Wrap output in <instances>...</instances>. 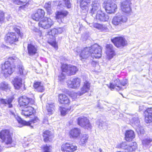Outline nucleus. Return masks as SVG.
I'll use <instances>...</instances> for the list:
<instances>
[{
    "label": "nucleus",
    "mask_w": 152,
    "mask_h": 152,
    "mask_svg": "<svg viewBox=\"0 0 152 152\" xmlns=\"http://www.w3.org/2000/svg\"><path fill=\"white\" fill-rule=\"evenodd\" d=\"M131 0H125L121 3V9L124 14L116 16L113 17L112 23L114 25H121L127 22V16L130 15L132 12L131 7Z\"/></svg>",
    "instance_id": "f257e3e1"
},
{
    "label": "nucleus",
    "mask_w": 152,
    "mask_h": 152,
    "mask_svg": "<svg viewBox=\"0 0 152 152\" xmlns=\"http://www.w3.org/2000/svg\"><path fill=\"white\" fill-rule=\"evenodd\" d=\"M102 48L97 44H94L90 47L84 48L80 53L81 60H84L91 56L93 58H99L102 56Z\"/></svg>",
    "instance_id": "f03ea898"
},
{
    "label": "nucleus",
    "mask_w": 152,
    "mask_h": 152,
    "mask_svg": "<svg viewBox=\"0 0 152 152\" xmlns=\"http://www.w3.org/2000/svg\"><path fill=\"white\" fill-rule=\"evenodd\" d=\"M20 27L17 26H14L13 30L15 32H8L5 35L4 38V42L7 43L12 45L19 41V37L15 33L21 37L23 36V34L20 31Z\"/></svg>",
    "instance_id": "7ed1b4c3"
},
{
    "label": "nucleus",
    "mask_w": 152,
    "mask_h": 152,
    "mask_svg": "<svg viewBox=\"0 0 152 152\" xmlns=\"http://www.w3.org/2000/svg\"><path fill=\"white\" fill-rule=\"evenodd\" d=\"M15 58L12 57L8 58L7 60L1 64V68L4 76L7 77L14 72L16 65L14 64Z\"/></svg>",
    "instance_id": "20e7f679"
},
{
    "label": "nucleus",
    "mask_w": 152,
    "mask_h": 152,
    "mask_svg": "<svg viewBox=\"0 0 152 152\" xmlns=\"http://www.w3.org/2000/svg\"><path fill=\"white\" fill-rule=\"evenodd\" d=\"M64 31L63 27L53 28L48 32V35L49 37L48 38L47 42L56 50L58 49V45L55 37L58 34L63 32Z\"/></svg>",
    "instance_id": "39448f33"
},
{
    "label": "nucleus",
    "mask_w": 152,
    "mask_h": 152,
    "mask_svg": "<svg viewBox=\"0 0 152 152\" xmlns=\"http://www.w3.org/2000/svg\"><path fill=\"white\" fill-rule=\"evenodd\" d=\"M13 135V132L10 129H3L0 131V139L2 142H5V145H11L14 142L12 138Z\"/></svg>",
    "instance_id": "423d86ee"
},
{
    "label": "nucleus",
    "mask_w": 152,
    "mask_h": 152,
    "mask_svg": "<svg viewBox=\"0 0 152 152\" xmlns=\"http://www.w3.org/2000/svg\"><path fill=\"white\" fill-rule=\"evenodd\" d=\"M113 81L114 83L110 82L107 86L111 90L115 89L118 91L122 90V86H125L128 83L127 80L126 79H123L121 81L119 79L117 78L113 80Z\"/></svg>",
    "instance_id": "0eeeda50"
},
{
    "label": "nucleus",
    "mask_w": 152,
    "mask_h": 152,
    "mask_svg": "<svg viewBox=\"0 0 152 152\" xmlns=\"http://www.w3.org/2000/svg\"><path fill=\"white\" fill-rule=\"evenodd\" d=\"M35 99L34 95L32 97L25 95H22L18 98V105L20 107H22L29 105H34L35 103Z\"/></svg>",
    "instance_id": "6e6552de"
},
{
    "label": "nucleus",
    "mask_w": 152,
    "mask_h": 152,
    "mask_svg": "<svg viewBox=\"0 0 152 152\" xmlns=\"http://www.w3.org/2000/svg\"><path fill=\"white\" fill-rule=\"evenodd\" d=\"M111 41L117 48L126 47L128 44L127 40L124 36L115 37L111 39Z\"/></svg>",
    "instance_id": "1a4fd4ad"
},
{
    "label": "nucleus",
    "mask_w": 152,
    "mask_h": 152,
    "mask_svg": "<svg viewBox=\"0 0 152 152\" xmlns=\"http://www.w3.org/2000/svg\"><path fill=\"white\" fill-rule=\"evenodd\" d=\"M54 23L53 20L50 18L45 17L39 21L38 26L39 28L48 29L50 28Z\"/></svg>",
    "instance_id": "9d476101"
},
{
    "label": "nucleus",
    "mask_w": 152,
    "mask_h": 152,
    "mask_svg": "<svg viewBox=\"0 0 152 152\" xmlns=\"http://www.w3.org/2000/svg\"><path fill=\"white\" fill-rule=\"evenodd\" d=\"M77 147L74 143L66 142L62 144L61 150L62 152H74L77 150Z\"/></svg>",
    "instance_id": "9b49d317"
},
{
    "label": "nucleus",
    "mask_w": 152,
    "mask_h": 152,
    "mask_svg": "<svg viewBox=\"0 0 152 152\" xmlns=\"http://www.w3.org/2000/svg\"><path fill=\"white\" fill-rule=\"evenodd\" d=\"M103 7L108 14L114 13L117 9V5L112 2L105 1L103 4Z\"/></svg>",
    "instance_id": "f8f14e48"
},
{
    "label": "nucleus",
    "mask_w": 152,
    "mask_h": 152,
    "mask_svg": "<svg viewBox=\"0 0 152 152\" xmlns=\"http://www.w3.org/2000/svg\"><path fill=\"white\" fill-rule=\"evenodd\" d=\"M118 146L119 148H123L125 150L126 152L134 151L137 148V144L135 142H132L129 145L126 144L125 142H122L119 144Z\"/></svg>",
    "instance_id": "ddd939ff"
},
{
    "label": "nucleus",
    "mask_w": 152,
    "mask_h": 152,
    "mask_svg": "<svg viewBox=\"0 0 152 152\" xmlns=\"http://www.w3.org/2000/svg\"><path fill=\"white\" fill-rule=\"evenodd\" d=\"M58 103L64 106L69 105L71 103V100L67 94L61 93L58 94L57 98Z\"/></svg>",
    "instance_id": "4468645a"
},
{
    "label": "nucleus",
    "mask_w": 152,
    "mask_h": 152,
    "mask_svg": "<svg viewBox=\"0 0 152 152\" xmlns=\"http://www.w3.org/2000/svg\"><path fill=\"white\" fill-rule=\"evenodd\" d=\"M77 124L85 129H89L92 128V126L89 120L86 117H79L77 120Z\"/></svg>",
    "instance_id": "2eb2a0df"
},
{
    "label": "nucleus",
    "mask_w": 152,
    "mask_h": 152,
    "mask_svg": "<svg viewBox=\"0 0 152 152\" xmlns=\"http://www.w3.org/2000/svg\"><path fill=\"white\" fill-rule=\"evenodd\" d=\"M32 105H28L23 107H21V114L26 118L29 117L32 115H34L36 111L35 109L32 106Z\"/></svg>",
    "instance_id": "dca6fc26"
},
{
    "label": "nucleus",
    "mask_w": 152,
    "mask_h": 152,
    "mask_svg": "<svg viewBox=\"0 0 152 152\" xmlns=\"http://www.w3.org/2000/svg\"><path fill=\"white\" fill-rule=\"evenodd\" d=\"M105 53L107 58L110 60L116 55L113 45L111 44H107L105 46Z\"/></svg>",
    "instance_id": "f3484780"
},
{
    "label": "nucleus",
    "mask_w": 152,
    "mask_h": 152,
    "mask_svg": "<svg viewBox=\"0 0 152 152\" xmlns=\"http://www.w3.org/2000/svg\"><path fill=\"white\" fill-rule=\"evenodd\" d=\"M42 136L43 141L45 143H48L52 141L54 136L52 131L48 130H44L43 131Z\"/></svg>",
    "instance_id": "a211bd4d"
},
{
    "label": "nucleus",
    "mask_w": 152,
    "mask_h": 152,
    "mask_svg": "<svg viewBox=\"0 0 152 152\" xmlns=\"http://www.w3.org/2000/svg\"><path fill=\"white\" fill-rule=\"evenodd\" d=\"M69 14V12L65 10L57 11L55 13V17L58 22L60 23H63L64 18L66 17Z\"/></svg>",
    "instance_id": "6ab92c4d"
},
{
    "label": "nucleus",
    "mask_w": 152,
    "mask_h": 152,
    "mask_svg": "<svg viewBox=\"0 0 152 152\" xmlns=\"http://www.w3.org/2000/svg\"><path fill=\"white\" fill-rule=\"evenodd\" d=\"M15 101V97L12 96L7 99L2 98L0 99V105H2L4 106H8V108H12L13 107L12 103Z\"/></svg>",
    "instance_id": "aec40b11"
},
{
    "label": "nucleus",
    "mask_w": 152,
    "mask_h": 152,
    "mask_svg": "<svg viewBox=\"0 0 152 152\" xmlns=\"http://www.w3.org/2000/svg\"><path fill=\"white\" fill-rule=\"evenodd\" d=\"M45 14V12L43 10L39 9L36 12L32 14L31 18L34 20L39 21L40 19L44 17Z\"/></svg>",
    "instance_id": "412c9836"
},
{
    "label": "nucleus",
    "mask_w": 152,
    "mask_h": 152,
    "mask_svg": "<svg viewBox=\"0 0 152 152\" xmlns=\"http://www.w3.org/2000/svg\"><path fill=\"white\" fill-rule=\"evenodd\" d=\"M144 121L146 124L152 122V108L148 107L144 112Z\"/></svg>",
    "instance_id": "4be33fe9"
},
{
    "label": "nucleus",
    "mask_w": 152,
    "mask_h": 152,
    "mask_svg": "<svg viewBox=\"0 0 152 152\" xmlns=\"http://www.w3.org/2000/svg\"><path fill=\"white\" fill-rule=\"evenodd\" d=\"M96 19L100 22H106L108 20L109 17L105 12L101 11H98L95 17Z\"/></svg>",
    "instance_id": "5701e85b"
},
{
    "label": "nucleus",
    "mask_w": 152,
    "mask_h": 152,
    "mask_svg": "<svg viewBox=\"0 0 152 152\" xmlns=\"http://www.w3.org/2000/svg\"><path fill=\"white\" fill-rule=\"evenodd\" d=\"M40 120L39 118L37 116H34V118L28 121H26L23 120L21 118L18 120L19 123L21 124L24 126H31L32 124H38Z\"/></svg>",
    "instance_id": "b1692460"
},
{
    "label": "nucleus",
    "mask_w": 152,
    "mask_h": 152,
    "mask_svg": "<svg viewBox=\"0 0 152 152\" xmlns=\"http://www.w3.org/2000/svg\"><path fill=\"white\" fill-rule=\"evenodd\" d=\"M27 49L28 53L30 56H32L38 53V49L37 47L32 43L28 44Z\"/></svg>",
    "instance_id": "393cba45"
},
{
    "label": "nucleus",
    "mask_w": 152,
    "mask_h": 152,
    "mask_svg": "<svg viewBox=\"0 0 152 152\" xmlns=\"http://www.w3.org/2000/svg\"><path fill=\"white\" fill-rule=\"evenodd\" d=\"M12 83L15 89L17 90L20 89L23 85L22 79L18 77L13 79Z\"/></svg>",
    "instance_id": "a878e982"
},
{
    "label": "nucleus",
    "mask_w": 152,
    "mask_h": 152,
    "mask_svg": "<svg viewBox=\"0 0 152 152\" xmlns=\"http://www.w3.org/2000/svg\"><path fill=\"white\" fill-rule=\"evenodd\" d=\"M34 90L38 92H43L45 90L44 87L41 81H35L33 84Z\"/></svg>",
    "instance_id": "bb28decb"
},
{
    "label": "nucleus",
    "mask_w": 152,
    "mask_h": 152,
    "mask_svg": "<svg viewBox=\"0 0 152 152\" xmlns=\"http://www.w3.org/2000/svg\"><path fill=\"white\" fill-rule=\"evenodd\" d=\"M81 134L80 129L78 128H74L71 129L69 132V135L70 138H77Z\"/></svg>",
    "instance_id": "cd10ccee"
},
{
    "label": "nucleus",
    "mask_w": 152,
    "mask_h": 152,
    "mask_svg": "<svg viewBox=\"0 0 152 152\" xmlns=\"http://www.w3.org/2000/svg\"><path fill=\"white\" fill-rule=\"evenodd\" d=\"M71 82L69 81L68 82L67 85L69 88H75L79 87L81 83V80L78 78H75L73 79Z\"/></svg>",
    "instance_id": "c85d7f7f"
},
{
    "label": "nucleus",
    "mask_w": 152,
    "mask_h": 152,
    "mask_svg": "<svg viewBox=\"0 0 152 152\" xmlns=\"http://www.w3.org/2000/svg\"><path fill=\"white\" fill-rule=\"evenodd\" d=\"M90 83L88 81H86L83 83L80 91L78 93L79 95L81 96L84 94L88 92L90 90Z\"/></svg>",
    "instance_id": "c756f323"
},
{
    "label": "nucleus",
    "mask_w": 152,
    "mask_h": 152,
    "mask_svg": "<svg viewBox=\"0 0 152 152\" xmlns=\"http://www.w3.org/2000/svg\"><path fill=\"white\" fill-rule=\"evenodd\" d=\"M124 139L127 141H132L135 137L134 132L132 130H128L126 131L124 134Z\"/></svg>",
    "instance_id": "7c9ffc66"
},
{
    "label": "nucleus",
    "mask_w": 152,
    "mask_h": 152,
    "mask_svg": "<svg viewBox=\"0 0 152 152\" xmlns=\"http://www.w3.org/2000/svg\"><path fill=\"white\" fill-rule=\"evenodd\" d=\"M91 1V0H80L79 5L80 8L82 10H88Z\"/></svg>",
    "instance_id": "2f4dec72"
},
{
    "label": "nucleus",
    "mask_w": 152,
    "mask_h": 152,
    "mask_svg": "<svg viewBox=\"0 0 152 152\" xmlns=\"http://www.w3.org/2000/svg\"><path fill=\"white\" fill-rule=\"evenodd\" d=\"M73 110V107L72 106L66 108L62 107H59L61 115L63 116L65 115L69 112L72 111Z\"/></svg>",
    "instance_id": "473e14b6"
},
{
    "label": "nucleus",
    "mask_w": 152,
    "mask_h": 152,
    "mask_svg": "<svg viewBox=\"0 0 152 152\" xmlns=\"http://www.w3.org/2000/svg\"><path fill=\"white\" fill-rule=\"evenodd\" d=\"M69 65L68 64H62L61 66V75L64 77L65 78V75L66 74L68 75V73L69 71Z\"/></svg>",
    "instance_id": "72a5a7b5"
},
{
    "label": "nucleus",
    "mask_w": 152,
    "mask_h": 152,
    "mask_svg": "<svg viewBox=\"0 0 152 152\" xmlns=\"http://www.w3.org/2000/svg\"><path fill=\"white\" fill-rule=\"evenodd\" d=\"M51 3L50 1L46 2L44 7L46 10L48 15H50L53 12L51 8Z\"/></svg>",
    "instance_id": "f704fd0d"
},
{
    "label": "nucleus",
    "mask_w": 152,
    "mask_h": 152,
    "mask_svg": "<svg viewBox=\"0 0 152 152\" xmlns=\"http://www.w3.org/2000/svg\"><path fill=\"white\" fill-rule=\"evenodd\" d=\"M78 71V69L76 66L72 65H69L68 75L70 76L74 75Z\"/></svg>",
    "instance_id": "c9c22d12"
},
{
    "label": "nucleus",
    "mask_w": 152,
    "mask_h": 152,
    "mask_svg": "<svg viewBox=\"0 0 152 152\" xmlns=\"http://www.w3.org/2000/svg\"><path fill=\"white\" fill-rule=\"evenodd\" d=\"M11 88L9 84L5 82H3L0 83V90L3 91H7L10 90Z\"/></svg>",
    "instance_id": "e433bc0d"
},
{
    "label": "nucleus",
    "mask_w": 152,
    "mask_h": 152,
    "mask_svg": "<svg viewBox=\"0 0 152 152\" xmlns=\"http://www.w3.org/2000/svg\"><path fill=\"white\" fill-rule=\"evenodd\" d=\"M46 110L48 114H52L55 110V106L53 104H48L46 106Z\"/></svg>",
    "instance_id": "4c0bfd02"
},
{
    "label": "nucleus",
    "mask_w": 152,
    "mask_h": 152,
    "mask_svg": "<svg viewBox=\"0 0 152 152\" xmlns=\"http://www.w3.org/2000/svg\"><path fill=\"white\" fill-rule=\"evenodd\" d=\"M12 1L16 5H22L24 6L28 4L27 0H12Z\"/></svg>",
    "instance_id": "58836bf2"
},
{
    "label": "nucleus",
    "mask_w": 152,
    "mask_h": 152,
    "mask_svg": "<svg viewBox=\"0 0 152 152\" xmlns=\"http://www.w3.org/2000/svg\"><path fill=\"white\" fill-rule=\"evenodd\" d=\"M99 3L93 2L92 4V8L90 10V13L92 15L95 13V12L99 9Z\"/></svg>",
    "instance_id": "ea45409f"
},
{
    "label": "nucleus",
    "mask_w": 152,
    "mask_h": 152,
    "mask_svg": "<svg viewBox=\"0 0 152 152\" xmlns=\"http://www.w3.org/2000/svg\"><path fill=\"white\" fill-rule=\"evenodd\" d=\"M52 147L51 145L45 144L42 146L41 148L42 152H52L51 149Z\"/></svg>",
    "instance_id": "a19ab883"
},
{
    "label": "nucleus",
    "mask_w": 152,
    "mask_h": 152,
    "mask_svg": "<svg viewBox=\"0 0 152 152\" xmlns=\"http://www.w3.org/2000/svg\"><path fill=\"white\" fill-rule=\"evenodd\" d=\"M92 26L94 28L102 30H104L106 28L105 26L97 23H93L92 24Z\"/></svg>",
    "instance_id": "79ce46f5"
},
{
    "label": "nucleus",
    "mask_w": 152,
    "mask_h": 152,
    "mask_svg": "<svg viewBox=\"0 0 152 152\" xmlns=\"http://www.w3.org/2000/svg\"><path fill=\"white\" fill-rule=\"evenodd\" d=\"M142 142L143 145L147 146L150 145L152 142V139L150 138H147L143 139Z\"/></svg>",
    "instance_id": "37998d69"
},
{
    "label": "nucleus",
    "mask_w": 152,
    "mask_h": 152,
    "mask_svg": "<svg viewBox=\"0 0 152 152\" xmlns=\"http://www.w3.org/2000/svg\"><path fill=\"white\" fill-rule=\"evenodd\" d=\"M88 136L86 134H84L80 137V143L82 144H85L87 141L88 140Z\"/></svg>",
    "instance_id": "c03bdc74"
},
{
    "label": "nucleus",
    "mask_w": 152,
    "mask_h": 152,
    "mask_svg": "<svg viewBox=\"0 0 152 152\" xmlns=\"http://www.w3.org/2000/svg\"><path fill=\"white\" fill-rule=\"evenodd\" d=\"M24 68L22 66H18L17 67L16 73L19 75H23Z\"/></svg>",
    "instance_id": "a18cd8bd"
},
{
    "label": "nucleus",
    "mask_w": 152,
    "mask_h": 152,
    "mask_svg": "<svg viewBox=\"0 0 152 152\" xmlns=\"http://www.w3.org/2000/svg\"><path fill=\"white\" fill-rule=\"evenodd\" d=\"M64 2L65 7L67 9H70L72 7V4L70 0H62Z\"/></svg>",
    "instance_id": "49530a36"
},
{
    "label": "nucleus",
    "mask_w": 152,
    "mask_h": 152,
    "mask_svg": "<svg viewBox=\"0 0 152 152\" xmlns=\"http://www.w3.org/2000/svg\"><path fill=\"white\" fill-rule=\"evenodd\" d=\"M4 19V14L3 12L0 13V22L3 21Z\"/></svg>",
    "instance_id": "de8ad7c7"
},
{
    "label": "nucleus",
    "mask_w": 152,
    "mask_h": 152,
    "mask_svg": "<svg viewBox=\"0 0 152 152\" xmlns=\"http://www.w3.org/2000/svg\"><path fill=\"white\" fill-rule=\"evenodd\" d=\"M38 33H39V34H38V35L40 36V37H41L42 35V32L40 30H39L38 31Z\"/></svg>",
    "instance_id": "09e8293b"
},
{
    "label": "nucleus",
    "mask_w": 152,
    "mask_h": 152,
    "mask_svg": "<svg viewBox=\"0 0 152 152\" xmlns=\"http://www.w3.org/2000/svg\"><path fill=\"white\" fill-rule=\"evenodd\" d=\"M2 150V147L1 145H0V152H1Z\"/></svg>",
    "instance_id": "8fccbe9b"
},
{
    "label": "nucleus",
    "mask_w": 152,
    "mask_h": 152,
    "mask_svg": "<svg viewBox=\"0 0 152 152\" xmlns=\"http://www.w3.org/2000/svg\"><path fill=\"white\" fill-rule=\"evenodd\" d=\"M99 151L100 152H102V150L101 148H100L99 149Z\"/></svg>",
    "instance_id": "3c124183"
},
{
    "label": "nucleus",
    "mask_w": 152,
    "mask_h": 152,
    "mask_svg": "<svg viewBox=\"0 0 152 152\" xmlns=\"http://www.w3.org/2000/svg\"><path fill=\"white\" fill-rule=\"evenodd\" d=\"M69 96L71 97H72V94H69Z\"/></svg>",
    "instance_id": "603ef678"
},
{
    "label": "nucleus",
    "mask_w": 152,
    "mask_h": 152,
    "mask_svg": "<svg viewBox=\"0 0 152 152\" xmlns=\"http://www.w3.org/2000/svg\"><path fill=\"white\" fill-rule=\"evenodd\" d=\"M116 152H123V151H117Z\"/></svg>",
    "instance_id": "864d4df0"
}]
</instances>
